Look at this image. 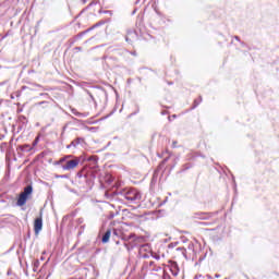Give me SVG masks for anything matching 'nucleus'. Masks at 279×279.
I'll return each mask as SVG.
<instances>
[{
  "mask_svg": "<svg viewBox=\"0 0 279 279\" xmlns=\"http://www.w3.org/2000/svg\"><path fill=\"white\" fill-rule=\"evenodd\" d=\"M33 191L34 189L32 187V185H27L26 187H24V191L20 194L17 198V206H25V204H27V199L32 197Z\"/></svg>",
  "mask_w": 279,
  "mask_h": 279,
  "instance_id": "obj_1",
  "label": "nucleus"
},
{
  "mask_svg": "<svg viewBox=\"0 0 279 279\" xmlns=\"http://www.w3.org/2000/svg\"><path fill=\"white\" fill-rule=\"evenodd\" d=\"M122 195L125 197V199H129V202H136V199H141V192L136 189H124L122 191Z\"/></svg>",
  "mask_w": 279,
  "mask_h": 279,
  "instance_id": "obj_2",
  "label": "nucleus"
},
{
  "mask_svg": "<svg viewBox=\"0 0 279 279\" xmlns=\"http://www.w3.org/2000/svg\"><path fill=\"white\" fill-rule=\"evenodd\" d=\"M35 234H40L43 230V211L39 213V216L34 221Z\"/></svg>",
  "mask_w": 279,
  "mask_h": 279,
  "instance_id": "obj_3",
  "label": "nucleus"
},
{
  "mask_svg": "<svg viewBox=\"0 0 279 279\" xmlns=\"http://www.w3.org/2000/svg\"><path fill=\"white\" fill-rule=\"evenodd\" d=\"M123 241H134L135 245H137V243H143V241H145L144 236H136V234L131 233V234H124L122 236Z\"/></svg>",
  "mask_w": 279,
  "mask_h": 279,
  "instance_id": "obj_4",
  "label": "nucleus"
},
{
  "mask_svg": "<svg viewBox=\"0 0 279 279\" xmlns=\"http://www.w3.org/2000/svg\"><path fill=\"white\" fill-rule=\"evenodd\" d=\"M77 165H80V159L69 160L62 166V169L64 171H71L72 169H75Z\"/></svg>",
  "mask_w": 279,
  "mask_h": 279,
  "instance_id": "obj_5",
  "label": "nucleus"
},
{
  "mask_svg": "<svg viewBox=\"0 0 279 279\" xmlns=\"http://www.w3.org/2000/svg\"><path fill=\"white\" fill-rule=\"evenodd\" d=\"M196 219H210V214L209 213H197L195 215Z\"/></svg>",
  "mask_w": 279,
  "mask_h": 279,
  "instance_id": "obj_6",
  "label": "nucleus"
},
{
  "mask_svg": "<svg viewBox=\"0 0 279 279\" xmlns=\"http://www.w3.org/2000/svg\"><path fill=\"white\" fill-rule=\"evenodd\" d=\"M111 234H112V231L107 230L106 233L102 235V243H108V241H110Z\"/></svg>",
  "mask_w": 279,
  "mask_h": 279,
  "instance_id": "obj_7",
  "label": "nucleus"
},
{
  "mask_svg": "<svg viewBox=\"0 0 279 279\" xmlns=\"http://www.w3.org/2000/svg\"><path fill=\"white\" fill-rule=\"evenodd\" d=\"M77 145H80V140L71 142V144L66 146V149H71V147H77Z\"/></svg>",
  "mask_w": 279,
  "mask_h": 279,
  "instance_id": "obj_8",
  "label": "nucleus"
},
{
  "mask_svg": "<svg viewBox=\"0 0 279 279\" xmlns=\"http://www.w3.org/2000/svg\"><path fill=\"white\" fill-rule=\"evenodd\" d=\"M102 208H107L108 210H110L111 206L109 203H102Z\"/></svg>",
  "mask_w": 279,
  "mask_h": 279,
  "instance_id": "obj_9",
  "label": "nucleus"
},
{
  "mask_svg": "<svg viewBox=\"0 0 279 279\" xmlns=\"http://www.w3.org/2000/svg\"><path fill=\"white\" fill-rule=\"evenodd\" d=\"M38 265H40V262L38 260V259H36L35 262H34V271H36V268L38 267Z\"/></svg>",
  "mask_w": 279,
  "mask_h": 279,
  "instance_id": "obj_10",
  "label": "nucleus"
},
{
  "mask_svg": "<svg viewBox=\"0 0 279 279\" xmlns=\"http://www.w3.org/2000/svg\"><path fill=\"white\" fill-rule=\"evenodd\" d=\"M113 234H114V236H119V234H121V231L113 229Z\"/></svg>",
  "mask_w": 279,
  "mask_h": 279,
  "instance_id": "obj_11",
  "label": "nucleus"
},
{
  "mask_svg": "<svg viewBox=\"0 0 279 279\" xmlns=\"http://www.w3.org/2000/svg\"><path fill=\"white\" fill-rule=\"evenodd\" d=\"M88 160H94V162H97V157L92 156V157L88 158Z\"/></svg>",
  "mask_w": 279,
  "mask_h": 279,
  "instance_id": "obj_12",
  "label": "nucleus"
},
{
  "mask_svg": "<svg viewBox=\"0 0 279 279\" xmlns=\"http://www.w3.org/2000/svg\"><path fill=\"white\" fill-rule=\"evenodd\" d=\"M66 158H71V156H66V157L61 158L59 162H64V160H66Z\"/></svg>",
  "mask_w": 279,
  "mask_h": 279,
  "instance_id": "obj_13",
  "label": "nucleus"
},
{
  "mask_svg": "<svg viewBox=\"0 0 279 279\" xmlns=\"http://www.w3.org/2000/svg\"><path fill=\"white\" fill-rule=\"evenodd\" d=\"M177 144H178V142H173V143H172L173 147H175Z\"/></svg>",
  "mask_w": 279,
  "mask_h": 279,
  "instance_id": "obj_14",
  "label": "nucleus"
},
{
  "mask_svg": "<svg viewBox=\"0 0 279 279\" xmlns=\"http://www.w3.org/2000/svg\"><path fill=\"white\" fill-rule=\"evenodd\" d=\"M43 104H45V101L39 102V106L43 105Z\"/></svg>",
  "mask_w": 279,
  "mask_h": 279,
  "instance_id": "obj_15",
  "label": "nucleus"
},
{
  "mask_svg": "<svg viewBox=\"0 0 279 279\" xmlns=\"http://www.w3.org/2000/svg\"><path fill=\"white\" fill-rule=\"evenodd\" d=\"M173 276H178V272H174Z\"/></svg>",
  "mask_w": 279,
  "mask_h": 279,
  "instance_id": "obj_16",
  "label": "nucleus"
},
{
  "mask_svg": "<svg viewBox=\"0 0 279 279\" xmlns=\"http://www.w3.org/2000/svg\"><path fill=\"white\" fill-rule=\"evenodd\" d=\"M130 40V38L129 37H126V41H129Z\"/></svg>",
  "mask_w": 279,
  "mask_h": 279,
  "instance_id": "obj_17",
  "label": "nucleus"
},
{
  "mask_svg": "<svg viewBox=\"0 0 279 279\" xmlns=\"http://www.w3.org/2000/svg\"><path fill=\"white\" fill-rule=\"evenodd\" d=\"M150 265H154V262H150Z\"/></svg>",
  "mask_w": 279,
  "mask_h": 279,
  "instance_id": "obj_18",
  "label": "nucleus"
},
{
  "mask_svg": "<svg viewBox=\"0 0 279 279\" xmlns=\"http://www.w3.org/2000/svg\"><path fill=\"white\" fill-rule=\"evenodd\" d=\"M216 278H219V275H216Z\"/></svg>",
  "mask_w": 279,
  "mask_h": 279,
  "instance_id": "obj_19",
  "label": "nucleus"
}]
</instances>
